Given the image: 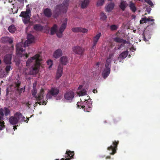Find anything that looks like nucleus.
Returning <instances> with one entry per match:
<instances>
[{"mask_svg": "<svg viewBox=\"0 0 160 160\" xmlns=\"http://www.w3.org/2000/svg\"><path fill=\"white\" fill-rule=\"evenodd\" d=\"M35 38L34 36L31 34H29L27 36V40L25 42L24 44L20 42L17 44L16 45V52L17 54L21 55L22 53L25 51L22 47L24 48L28 46L29 44L33 42L34 41Z\"/></svg>", "mask_w": 160, "mask_h": 160, "instance_id": "nucleus-1", "label": "nucleus"}, {"mask_svg": "<svg viewBox=\"0 0 160 160\" xmlns=\"http://www.w3.org/2000/svg\"><path fill=\"white\" fill-rule=\"evenodd\" d=\"M69 0H65L62 4L58 5L53 12V17L57 18L61 12H66L68 5Z\"/></svg>", "mask_w": 160, "mask_h": 160, "instance_id": "nucleus-2", "label": "nucleus"}, {"mask_svg": "<svg viewBox=\"0 0 160 160\" xmlns=\"http://www.w3.org/2000/svg\"><path fill=\"white\" fill-rule=\"evenodd\" d=\"M44 91L43 89L41 88L40 90V92L36 95L37 94V89H32V96L35 98L36 100L38 102L35 104H37V103L39 104L40 105H45L46 104L47 102L42 100L41 101L43 98V95L44 94Z\"/></svg>", "mask_w": 160, "mask_h": 160, "instance_id": "nucleus-3", "label": "nucleus"}, {"mask_svg": "<svg viewBox=\"0 0 160 160\" xmlns=\"http://www.w3.org/2000/svg\"><path fill=\"white\" fill-rule=\"evenodd\" d=\"M32 59H37L36 64H35L34 66L31 69L30 73L31 75H35L37 74L40 65V62L42 61L41 57L39 54H36L32 57Z\"/></svg>", "mask_w": 160, "mask_h": 160, "instance_id": "nucleus-4", "label": "nucleus"}, {"mask_svg": "<svg viewBox=\"0 0 160 160\" xmlns=\"http://www.w3.org/2000/svg\"><path fill=\"white\" fill-rule=\"evenodd\" d=\"M10 110L7 108H4L0 109V131L3 130L5 128L4 122L3 121H1L3 118L4 114L6 116H7L8 115H10Z\"/></svg>", "mask_w": 160, "mask_h": 160, "instance_id": "nucleus-5", "label": "nucleus"}, {"mask_svg": "<svg viewBox=\"0 0 160 160\" xmlns=\"http://www.w3.org/2000/svg\"><path fill=\"white\" fill-rule=\"evenodd\" d=\"M60 91L58 88L57 87H52L48 90L46 95V98L48 99H51L52 97L55 98L59 93Z\"/></svg>", "mask_w": 160, "mask_h": 160, "instance_id": "nucleus-6", "label": "nucleus"}, {"mask_svg": "<svg viewBox=\"0 0 160 160\" xmlns=\"http://www.w3.org/2000/svg\"><path fill=\"white\" fill-rule=\"evenodd\" d=\"M68 19L65 18L61 24L59 30L57 33V35L58 38H61L62 36V32L65 29L67 25Z\"/></svg>", "mask_w": 160, "mask_h": 160, "instance_id": "nucleus-7", "label": "nucleus"}, {"mask_svg": "<svg viewBox=\"0 0 160 160\" xmlns=\"http://www.w3.org/2000/svg\"><path fill=\"white\" fill-rule=\"evenodd\" d=\"M119 143V141H114L112 142V145H111L110 147L108 148L107 149L109 151H111L112 152L110 153L111 155H114L116 152V150L117 149L118 145Z\"/></svg>", "mask_w": 160, "mask_h": 160, "instance_id": "nucleus-8", "label": "nucleus"}, {"mask_svg": "<svg viewBox=\"0 0 160 160\" xmlns=\"http://www.w3.org/2000/svg\"><path fill=\"white\" fill-rule=\"evenodd\" d=\"M74 93L71 90L67 91L65 93L64 97V98L68 101H72L74 97Z\"/></svg>", "mask_w": 160, "mask_h": 160, "instance_id": "nucleus-9", "label": "nucleus"}, {"mask_svg": "<svg viewBox=\"0 0 160 160\" xmlns=\"http://www.w3.org/2000/svg\"><path fill=\"white\" fill-rule=\"evenodd\" d=\"M74 155V151H71L70 150H67L66 152L65 157L66 158H62L60 160H70V159L73 158V156ZM55 160H59V159H56Z\"/></svg>", "mask_w": 160, "mask_h": 160, "instance_id": "nucleus-10", "label": "nucleus"}, {"mask_svg": "<svg viewBox=\"0 0 160 160\" xmlns=\"http://www.w3.org/2000/svg\"><path fill=\"white\" fill-rule=\"evenodd\" d=\"M81 108L84 111L90 112L92 109V104L91 102H88L87 100L85 105H81Z\"/></svg>", "mask_w": 160, "mask_h": 160, "instance_id": "nucleus-11", "label": "nucleus"}, {"mask_svg": "<svg viewBox=\"0 0 160 160\" xmlns=\"http://www.w3.org/2000/svg\"><path fill=\"white\" fill-rule=\"evenodd\" d=\"M12 56L11 54H8L5 55L4 57L3 61L6 64L10 65L11 63Z\"/></svg>", "mask_w": 160, "mask_h": 160, "instance_id": "nucleus-12", "label": "nucleus"}, {"mask_svg": "<svg viewBox=\"0 0 160 160\" xmlns=\"http://www.w3.org/2000/svg\"><path fill=\"white\" fill-rule=\"evenodd\" d=\"M73 50L76 54L82 55L84 51V49L78 46L74 47L73 48Z\"/></svg>", "mask_w": 160, "mask_h": 160, "instance_id": "nucleus-13", "label": "nucleus"}, {"mask_svg": "<svg viewBox=\"0 0 160 160\" xmlns=\"http://www.w3.org/2000/svg\"><path fill=\"white\" fill-rule=\"evenodd\" d=\"M72 30L74 32H82L86 33L88 31V29H87L80 27L73 28H72Z\"/></svg>", "mask_w": 160, "mask_h": 160, "instance_id": "nucleus-14", "label": "nucleus"}, {"mask_svg": "<svg viewBox=\"0 0 160 160\" xmlns=\"http://www.w3.org/2000/svg\"><path fill=\"white\" fill-rule=\"evenodd\" d=\"M31 11L29 9H27L25 12L22 11L21 12L19 15L20 17L23 18L30 17Z\"/></svg>", "mask_w": 160, "mask_h": 160, "instance_id": "nucleus-15", "label": "nucleus"}, {"mask_svg": "<svg viewBox=\"0 0 160 160\" xmlns=\"http://www.w3.org/2000/svg\"><path fill=\"white\" fill-rule=\"evenodd\" d=\"M101 36V33L99 32L94 37L93 40V45L92 47V48H94V47L96 45Z\"/></svg>", "mask_w": 160, "mask_h": 160, "instance_id": "nucleus-16", "label": "nucleus"}, {"mask_svg": "<svg viewBox=\"0 0 160 160\" xmlns=\"http://www.w3.org/2000/svg\"><path fill=\"white\" fill-rule=\"evenodd\" d=\"M62 55V50L60 48H58L56 50L53 54V57L56 58H58Z\"/></svg>", "mask_w": 160, "mask_h": 160, "instance_id": "nucleus-17", "label": "nucleus"}, {"mask_svg": "<svg viewBox=\"0 0 160 160\" xmlns=\"http://www.w3.org/2000/svg\"><path fill=\"white\" fill-rule=\"evenodd\" d=\"M63 66L61 65H59L57 70V71L56 75V78L57 79H59L61 77L62 73Z\"/></svg>", "mask_w": 160, "mask_h": 160, "instance_id": "nucleus-18", "label": "nucleus"}, {"mask_svg": "<svg viewBox=\"0 0 160 160\" xmlns=\"http://www.w3.org/2000/svg\"><path fill=\"white\" fill-rule=\"evenodd\" d=\"M18 121L19 120L18 119V118L15 115V116L11 117L9 119L10 123L13 125L16 124L18 123Z\"/></svg>", "mask_w": 160, "mask_h": 160, "instance_id": "nucleus-19", "label": "nucleus"}, {"mask_svg": "<svg viewBox=\"0 0 160 160\" xmlns=\"http://www.w3.org/2000/svg\"><path fill=\"white\" fill-rule=\"evenodd\" d=\"M115 4L113 2H111L105 6V9L106 12H110L114 8Z\"/></svg>", "mask_w": 160, "mask_h": 160, "instance_id": "nucleus-20", "label": "nucleus"}, {"mask_svg": "<svg viewBox=\"0 0 160 160\" xmlns=\"http://www.w3.org/2000/svg\"><path fill=\"white\" fill-rule=\"evenodd\" d=\"M15 115L18 118L19 120H20L21 122H26V120L25 119V118L22 116L21 113L17 112L15 113Z\"/></svg>", "mask_w": 160, "mask_h": 160, "instance_id": "nucleus-21", "label": "nucleus"}, {"mask_svg": "<svg viewBox=\"0 0 160 160\" xmlns=\"http://www.w3.org/2000/svg\"><path fill=\"white\" fill-rule=\"evenodd\" d=\"M90 2L89 0H83L81 1L80 4L82 8L84 9L87 7Z\"/></svg>", "mask_w": 160, "mask_h": 160, "instance_id": "nucleus-22", "label": "nucleus"}, {"mask_svg": "<svg viewBox=\"0 0 160 160\" xmlns=\"http://www.w3.org/2000/svg\"><path fill=\"white\" fill-rule=\"evenodd\" d=\"M20 84L21 82L18 80H17V82L15 83V87L17 88V90L20 93H21L22 91L24 92L25 90V88L24 87L21 88L19 90V88Z\"/></svg>", "mask_w": 160, "mask_h": 160, "instance_id": "nucleus-23", "label": "nucleus"}, {"mask_svg": "<svg viewBox=\"0 0 160 160\" xmlns=\"http://www.w3.org/2000/svg\"><path fill=\"white\" fill-rule=\"evenodd\" d=\"M114 40L115 42H117L122 43L123 44L129 43V42L128 41H127L126 40H124L118 37L114 38Z\"/></svg>", "mask_w": 160, "mask_h": 160, "instance_id": "nucleus-24", "label": "nucleus"}, {"mask_svg": "<svg viewBox=\"0 0 160 160\" xmlns=\"http://www.w3.org/2000/svg\"><path fill=\"white\" fill-rule=\"evenodd\" d=\"M110 72V69H104L102 73V76L104 78H106L109 75Z\"/></svg>", "mask_w": 160, "mask_h": 160, "instance_id": "nucleus-25", "label": "nucleus"}, {"mask_svg": "<svg viewBox=\"0 0 160 160\" xmlns=\"http://www.w3.org/2000/svg\"><path fill=\"white\" fill-rule=\"evenodd\" d=\"M44 13L45 15L48 17H51L52 15V13L51 10L49 8L45 9L44 11Z\"/></svg>", "mask_w": 160, "mask_h": 160, "instance_id": "nucleus-26", "label": "nucleus"}, {"mask_svg": "<svg viewBox=\"0 0 160 160\" xmlns=\"http://www.w3.org/2000/svg\"><path fill=\"white\" fill-rule=\"evenodd\" d=\"M127 6L128 4H127L126 1H122L119 7L123 11H124Z\"/></svg>", "mask_w": 160, "mask_h": 160, "instance_id": "nucleus-27", "label": "nucleus"}, {"mask_svg": "<svg viewBox=\"0 0 160 160\" xmlns=\"http://www.w3.org/2000/svg\"><path fill=\"white\" fill-rule=\"evenodd\" d=\"M58 31V30H57V26L56 24H54L51 28L50 34L51 35H53L55 33L57 34V33Z\"/></svg>", "mask_w": 160, "mask_h": 160, "instance_id": "nucleus-28", "label": "nucleus"}, {"mask_svg": "<svg viewBox=\"0 0 160 160\" xmlns=\"http://www.w3.org/2000/svg\"><path fill=\"white\" fill-rule=\"evenodd\" d=\"M60 62L62 65H66L68 62V58L66 56L62 57L60 58Z\"/></svg>", "mask_w": 160, "mask_h": 160, "instance_id": "nucleus-29", "label": "nucleus"}, {"mask_svg": "<svg viewBox=\"0 0 160 160\" xmlns=\"http://www.w3.org/2000/svg\"><path fill=\"white\" fill-rule=\"evenodd\" d=\"M128 54V51H124L119 55V58L121 59H124L127 56Z\"/></svg>", "mask_w": 160, "mask_h": 160, "instance_id": "nucleus-30", "label": "nucleus"}, {"mask_svg": "<svg viewBox=\"0 0 160 160\" xmlns=\"http://www.w3.org/2000/svg\"><path fill=\"white\" fill-rule=\"evenodd\" d=\"M154 21V20L153 19L147 18H142V19L140 20V22L141 23H146L147 22H153Z\"/></svg>", "mask_w": 160, "mask_h": 160, "instance_id": "nucleus-31", "label": "nucleus"}, {"mask_svg": "<svg viewBox=\"0 0 160 160\" xmlns=\"http://www.w3.org/2000/svg\"><path fill=\"white\" fill-rule=\"evenodd\" d=\"M34 29L38 31H41L43 29V27L39 24H35L34 26Z\"/></svg>", "mask_w": 160, "mask_h": 160, "instance_id": "nucleus-32", "label": "nucleus"}, {"mask_svg": "<svg viewBox=\"0 0 160 160\" xmlns=\"http://www.w3.org/2000/svg\"><path fill=\"white\" fill-rule=\"evenodd\" d=\"M129 7L132 12H135L136 11V8L135 6V5L134 3L132 2H130Z\"/></svg>", "mask_w": 160, "mask_h": 160, "instance_id": "nucleus-33", "label": "nucleus"}, {"mask_svg": "<svg viewBox=\"0 0 160 160\" xmlns=\"http://www.w3.org/2000/svg\"><path fill=\"white\" fill-rule=\"evenodd\" d=\"M8 30L11 33L14 32L16 30V28L14 25H12L8 28Z\"/></svg>", "mask_w": 160, "mask_h": 160, "instance_id": "nucleus-34", "label": "nucleus"}, {"mask_svg": "<svg viewBox=\"0 0 160 160\" xmlns=\"http://www.w3.org/2000/svg\"><path fill=\"white\" fill-rule=\"evenodd\" d=\"M111 62L110 60H108V59L106 60L105 64V69L110 68Z\"/></svg>", "mask_w": 160, "mask_h": 160, "instance_id": "nucleus-35", "label": "nucleus"}, {"mask_svg": "<svg viewBox=\"0 0 160 160\" xmlns=\"http://www.w3.org/2000/svg\"><path fill=\"white\" fill-rule=\"evenodd\" d=\"M23 21L25 24H26L29 23L30 22V17L23 18Z\"/></svg>", "mask_w": 160, "mask_h": 160, "instance_id": "nucleus-36", "label": "nucleus"}, {"mask_svg": "<svg viewBox=\"0 0 160 160\" xmlns=\"http://www.w3.org/2000/svg\"><path fill=\"white\" fill-rule=\"evenodd\" d=\"M32 57L30 59H28V60L27 61V62H26V65L27 66H29V64H30V63L31 62L33 61V60H35V64H36V59H32Z\"/></svg>", "mask_w": 160, "mask_h": 160, "instance_id": "nucleus-37", "label": "nucleus"}, {"mask_svg": "<svg viewBox=\"0 0 160 160\" xmlns=\"http://www.w3.org/2000/svg\"><path fill=\"white\" fill-rule=\"evenodd\" d=\"M79 96H84L87 94L86 90L85 89H83L82 90L78 92Z\"/></svg>", "mask_w": 160, "mask_h": 160, "instance_id": "nucleus-38", "label": "nucleus"}, {"mask_svg": "<svg viewBox=\"0 0 160 160\" xmlns=\"http://www.w3.org/2000/svg\"><path fill=\"white\" fill-rule=\"evenodd\" d=\"M107 18V17L105 13L102 12L100 14V19L102 20H105Z\"/></svg>", "mask_w": 160, "mask_h": 160, "instance_id": "nucleus-39", "label": "nucleus"}, {"mask_svg": "<svg viewBox=\"0 0 160 160\" xmlns=\"http://www.w3.org/2000/svg\"><path fill=\"white\" fill-rule=\"evenodd\" d=\"M104 3V0H98L97 2V6L98 7L102 6Z\"/></svg>", "mask_w": 160, "mask_h": 160, "instance_id": "nucleus-40", "label": "nucleus"}, {"mask_svg": "<svg viewBox=\"0 0 160 160\" xmlns=\"http://www.w3.org/2000/svg\"><path fill=\"white\" fill-rule=\"evenodd\" d=\"M118 28V27L115 25H112L110 26V29L112 31L116 30Z\"/></svg>", "mask_w": 160, "mask_h": 160, "instance_id": "nucleus-41", "label": "nucleus"}, {"mask_svg": "<svg viewBox=\"0 0 160 160\" xmlns=\"http://www.w3.org/2000/svg\"><path fill=\"white\" fill-rule=\"evenodd\" d=\"M47 64L48 65H49L48 68H51L53 65L52 61L51 60H48L47 61Z\"/></svg>", "mask_w": 160, "mask_h": 160, "instance_id": "nucleus-42", "label": "nucleus"}, {"mask_svg": "<svg viewBox=\"0 0 160 160\" xmlns=\"http://www.w3.org/2000/svg\"><path fill=\"white\" fill-rule=\"evenodd\" d=\"M11 69V66L10 65H7L6 68H5V70L7 72H8Z\"/></svg>", "mask_w": 160, "mask_h": 160, "instance_id": "nucleus-43", "label": "nucleus"}, {"mask_svg": "<svg viewBox=\"0 0 160 160\" xmlns=\"http://www.w3.org/2000/svg\"><path fill=\"white\" fill-rule=\"evenodd\" d=\"M113 56V54H109L108 57V59H108V60H110V59Z\"/></svg>", "mask_w": 160, "mask_h": 160, "instance_id": "nucleus-44", "label": "nucleus"}, {"mask_svg": "<svg viewBox=\"0 0 160 160\" xmlns=\"http://www.w3.org/2000/svg\"><path fill=\"white\" fill-rule=\"evenodd\" d=\"M26 105L27 106V107H28V108H29L30 109L31 108H30V105H31V104H30L29 103V102H26Z\"/></svg>", "mask_w": 160, "mask_h": 160, "instance_id": "nucleus-45", "label": "nucleus"}, {"mask_svg": "<svg viewBox=\"0 0 160 160\" xmlns=\"http://www.w3.org/2000/svg\"><path fill=\"white\" fill-rule=\"evenodd\" d=\"M37 83L36 82L34 83L33 85V89H37Z\"/></svg>", "mask_w": 160, "mask_h": 160, "instance_id": "nucleus-46", "label": "nucleus"}, {"mask_svg": "<svg viewBox=\"0 0 160 160\" xmlns=\"http://www.w3.org/2000/svg\"><path fill=\"white\" fill-rule=\"evenodd\" d=\"M18 9L17 8V10H16V11L14 12H13V10L12 8L11 9V11L12 12V13L13 14L17 13L18 12Z\"/></svg>", "mask_w": 160, "mask_h": 160, "instance_id": "nucleus-47", "label": "nucleus"}, {"mask_svg": "<svg viewBox=\"0 0 160 160\" xmlns=\"http://www.w3.org/2000/svg\"><path fill=\"white\" fill-rule=\"evenodd\" d=\"M8 42L10 44H12L13 42V40L11 39H9Z\"/></svg>", "mask_w": 160, "mask_h": 160, "instance_id": "nucleus-48", "label": "nucleus"}, {"mask_svg": "<svg viewBox=\"0 0 160 160\" xmlns=\"http://www.w3.org/2000/svg\"><path fill=\"white\" fill-rule=\"evenodd\" d=\"M23 56H25V57L26 58H27L28 57V55L27 54V53H25V54H24L23 55Z\"/></svg>", "mask_w": 160, "mask_h": 160, "instance_id": "nucleus-49", "label": "nucleus"}, {"mask_svg": "<svg viewBox=\"0 0 160 160\" xmlns=\"http://www.w3.org/2000/svg\"><path fill=\"white\" fill-rule=\"evenodd\" d=\"M143 40L144 41H147V38H145V36L144 35H143Z\"/></svg>", "mask_w": 160, "mask_h": 160, "instance_id": "nucleus-50", "label": "nucleus"}, {"mask_svg": "<svg viewBox=\"0 0 160 160\" xmlns=\"http://www.w3.org/2000/svg\"><path fill=\"white\" fill-rule=\"evenodd\" d=\"M17 126H14L13 127V129L14 130L17 129Z\"/></svg>", "mask_w": 160, "mask_h": 160, "instance_id": "nucleus-51", "label": "nucleus"}, {"mask_svg": "<svg viewBox=\"0 0 160 160\" xmlns=\"http://www.w3.org/2000/svg\"><path fill=\"white\" fill-rule=\"evenodd\" d=\"M123 46V45H122V44H121L120 46V47L118 48V49H120L121 48H122V46Z\"/></svg>", "mask_w": 160, "mask_h": 160, "instance_id": "nucleus-52", "label": "nucleus"}, {"mask_svg": "<svg viewBox=\"0 0 160 160\" xmlns=\"http://www.w3.org/2000/svg\"><path fill=\"white\" fill-rule=\"evenodd\" d=\"M95 91H96V92H97V90L96 89V90H95V89H93V91H92L94 93H95V92H96Z\"/></svg>", "mask_w": 160, "mask_h": 160, "instance_id": "nucleus-53", "label": "nucleus"}, {"mask_svg": "<svg viewBox=\"0 0 160 160\" xmlns=\"http://www.w3.org/2000/svg\"><path fill=\"white\" fill-rule=\"evenodd\" d=\"M82 88V85H80L78 87V89H80Z\"/></svg>", "mask_w": 160, "mask_h": 160, "instance_id": "nucleus-54", "label": "nucleus"}, {"mask_svg": "<svg viewBox=\"0 0 160 160\" xmlns=\"http://www.w3.org/2000/svg\"><path fill=\"white\" fill-rule=\"evenodd\" d=\"M79 103H80V102H78L77 103V107H78V108L79 107Z\"/></svg>", "mask_w": 160, "mask_h": 160, "instance_id": "nucleus-55", "label": "nucleus"}, {"mask_svg": "<svg viewBox=\"0 0 160 160\" xmlns=\"http://www.w3.org/2000/svg\"><path fill=\"white\" fill-rule=\"evenodd\" d=\"M131 50H134V51H135V50H136V49H135L133 47H132V48H131Z\"/></svg>", "mask_w": 160, "mask_h": 160, "instance_id": "nucleus-56", "label": "nucleus"}, {"mask_svg": "<svg viewBox=\"0 0 160 160\" xmlns=\"http://www.w3.org/2000/svg\"><path fill=\"white\" fill-rule=\"evenodd\" d=\"M29 118H27V120H26V122L27 123L28 122V121L29 120Z\"/></svg>", "mask_w": 160, "mask_h": 160, "instance_id": "nucleus-57", "label": "nucleus"}, {"mask_svg": "<svg viewBox=\"0 0 160 160\" xmlns=\"http://www.w3.org/2000/svg\"><path fill=\"white\" fill-rule=\"evenodd\" d=\"M99 62H98V63L96 64V66L98 67V66H99Z\"/></svg>", "mask_w": 160, "mask_h": 160, "instance_id": "nucleus-58", "label": "nucleus"}, {"mask_svg": "<svg viewBox=\"0 0 160 160\" xmlns=\"http://www.w3.org/2000/svg\"><path fill=\"white\" fill-rule=\"evenodd\" d=\"M110 156H108V157H106V159H108V158L110 159Z\"/></svg>", "mask_w": 160, "mask_h": 160, "instance_id": "nucleus-59", "label": "nucleus"}, {"mask_svg": "<svg viewBox=\"0 0 160 160\" xmlns=\"http://www.w3.org/2000/svg\"><path fill=\"white\" fill-rule=\"evenodd\" d=\"M2 62L1 60L0 59V64Z\"/></svg>", "mask_w": 160, "mask_h": 160, "instance_id": "nucleus-60", "label": "nucleus"}, {"mask_svg": "<svg viewBox=\"0 0 160 160\" xmlns=\"http://www.w3.org/2000/svg\"><path fill=\"white\" fill-rule=\"evenodd\" d=\"M34 105H35L34 104ZM36 105H36V106H34V107H35Z\"/></svg>", "mask_w": 160, "mask_h": 160, "instance_id": "nucleus-61", "label": "nucleus"}]
</instances>
